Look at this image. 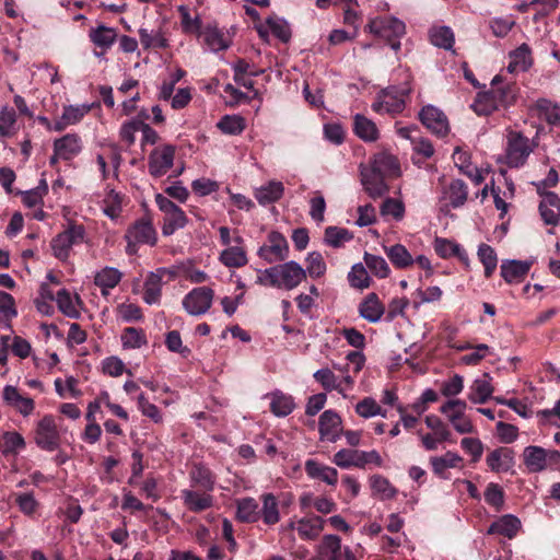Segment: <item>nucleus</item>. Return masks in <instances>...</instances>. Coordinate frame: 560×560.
Returning <instances> with one entry per match:
<instances>
[{
    "instance_id": "55",
    "label": "nucleus",
    "mask_w": 560,
    "mask_h": 560,
    "mask_svg": "<svg viewBox=\"0 0 560 560\" xmlns=\"http://www.w3.org/2000/svg\"><path fill=\"white\" fill-rule=\"evenodd\" d=\"M348 281L352 288L363 290L370 288L372 279L362 264H355L348 273Z\"/></svg>"
},
{
    "instance_id": "20",
    "label": "nucleus",
    "mask_w": 560,
    "mask_h": 560,
    "mask_svg": "<svg viewBox=\"0 0 560 560\" xmlns=\"http://www.w3.org/2000/svg\"><path fill=\"white\" fill-rule=\"evenodd\" d=\"M189 480L191 488L205 492H212L215 486V475L202 463H196L189 470Z\"/></svg>"
},
{
    "instance_id": "52",
    "label": "nucleus",
    "mask_w": 560,
    "mask_h": 560,
    "mask_svg": "<svg viewBox=\"0 0 560 560\" xmlns=\"http://www.w3.org/2000/svg\"><path fill=\"white\" fill-rule=\"evenodd\" d=\"M188 219L182 209L165 215L162 225L163 235L170 236L174 234L176 230L183 229Z\"/></svg>"
},
{
    "instance_id": "8",
    "label": "nucleus",
    "mask_w": 560,
    "mask_h": 560,
    "mask_svg": "<svg viewBox=\"0 0 560 560\" xmlns=\"http://www.w3.org/2000/svg\"><path fill=\"white\" fill-rule=\"evenodd\" d=\"M34 442L43 451L55 452L60 447L61 434L52 415H45L34 429Z\"/></svg>"
},
{
    "instance_id": "26",
    "label": "nucleus",
    "mask_w": 560,
    "mask_h": 560,
    "mask_svg": "<svg viewBox=\"0 0 560 560\" xmlns=\"http://www.w3.org/2000/svg\"><path fill=\"white\" fill-rule=\"evenodd\" d=\"M514 455L510 447H498L488 454L486 462L494 472L509 471L514 465Z\"/></svg>"
},
{
    "instance_id": "38",
    "label": "nucleus",
    "mask_w": 560,
    "mask_h": 560,
    "mask_svg": "<svg viewBox=\"0 0 560 560\" xmlns=\"http://www.w3.org/2000/svg\"><path fill=\"white\" fill-rule=\"evenodd\" d=\"M89 38L96 47L107 50L116 42L117 32L113 27L101 24L90 30Z\"/></svg>"
},
{
    "instance_id": "17",
    "label": "nucleus",
    "mask_w": 560,
    "mask_h": 560,
    "mask_svg": "<svg viewBox=\"0 0 560 560\" xmlns=\"http://www.w3.org/2000/svg\"><path fill=\"white\" fill-rule=\"evenodd\" d=\"M322 441L336 442L342 433L341 418L334 410H325L318 421Z\"/></svg>"
},
{
    "instance_id": "54",
    "label": "nucleus",
    "mask_w": 560,
    "mask_h": 560,
    "mask_svg": "<svg viewBox=\"0 0 560 560\" xmlns=\"http://www.w3.org/2000/svg\"><path fill=\"white\" fill-rule=\"evenodd\" d=\"M483 495L485 501L492 506L495 512L502 511L505 502V493L500 485L494 482L488 483Z\"/></svg>"
},
{
    "instance_id": "48",
    "label": "nucleus",
    "mask_w": 560,
    "mask_h": 560,
    "mask_svg": "<svg viewBox=\"0 0 560 560\" xmlns=\"http://www.w3.org/2000/svg\"><path fill=\"white\" fill-rule=\"evenodd\" d=\"M370 482L373 494H380L383 500L394 499L398 492L390 481L381 475H373Z\"/></svg>"
},
{
    "instance_id": "9",
    "label": "nucleus",
    "mask_w": 560,
    "mask_h": 560,
    "mask_svg": "<svg viewBox=\"0 0 560 560\" xmlns=\"http://www.w3.org/2000/svg\"><path fill=\"white\" fill-rule=\"evenodd\" d=\"M332 463L343 469L351 467L363 469L369 464H374L375 466L381 467L383 465V459L375 450L366 452L342 448L334 455Z\"/></svg>"
},
{
    "instance_id": "46",
    "label": "nucleus",
    "mask_w": 560,
    "mask_h": 560,
    "mask_svg": "<svg viewBox=\"0 0 560 560\" xmlns=\"http://www.w3.org/2000/svg\"><path fill=\"white\" fill-rule=\"evenodd\" d=\"M536 109L540 117H542L550 125H560V106L552 103L547 98H539L536 102Z\"/></svg>"
},
{
    "instance_id": "31",
    "label": "nucleus",
    "mask_w": 560,
    "mask_h": 560,
    "mask_svg": "<svg viewBox=\"0 0 560 560\" xmlns=\"http://www.w3.org/2000/svg\"><path fill=\"white\" fill-rule=\"evenodd\" d=\"M520 528L521 521L512 514H505L489 526L487 534L501 535L512 539L517 535Z\"/></svg>"
},
{
    "instance_id": "1",
    "label": "nucleus",
    "mask_w": 560,
    "mask_h": 560,
    "mask_svg": "<svg viewBox=\"0 0 560 560\" xmlns=\"http://www.w3.org/2000/svg\"><path fill=\"white\" fill-rule=\"evenodd\" d=\"M517 94L518 86L515 82L504 83L501 75H495L491 81V89L478 94L472 108L478 115H489L501 107L513 105Z\"/></svg>"
},
{
    "instance_id": "61",
    "label": "nucleus",
    "mask_w": 560,
    "mask_h": 560,
    "mask_svg": "<svg viewBox=\"0 0 560 560\" xmlns=\"http://www.w3.org/2000/svg\"><path fill=\"white\" fill-rule=\"evenodd\" d=\"M16 122V113L12 107H3L0 112V136L10 137L12 136L13 127Z\"/></svg>"
},
{
    "instance_id": "6",
    "label": "nucleus",
    "mask_w": 560,
    "mask_h": 560,
    "mask_svg": "<svg viewBox=\"0 0 560 560\" xmlns=\"http://www.w3.org/2000/svg\"><path fill=\"white\" fill-rule=\"evenodd\" d=\"M523 462L529 472H540L560 465V452L541 446L528 445L524 448Z\"/></svg>"
},
{
    "instance_id": "35",
    "label": "nucleus",
    "mask_w": 560,
    "mask_h": 560,
    "mask_svg": "<svg viewBox=\"0 0 560 560\" xmlns=\"http://www.w3.org/2000/svg\"><path fill=\"white\" fill-rule=\"evenodd\" d=\"M490 381L491 377L488 373H485L481 378L475 380L469 388L468 399L474 404H485L493 393Z\"/></svg>"
},
{
    "instance_id": "30",
    "label": "nucleus",
    "mask_w": 560,
    "mask_h": 560,
    "mask_svg": "<svg viewBox=\"0 0 560 560\" xmlns=\"http://www.w3.org/2000/svg\"><path fill=\"white\" fill-rule=\"evenodd\" d=\"M306 475L312 479H318L329 486H336L338 482V471L336 468L326 466L314 459H307L304 465Z\"/></svg>"
},
{
    "instance_id": "58",
    "label": "nucleus",
    "mask_w": 560,
    "mask_h": 560,
    "mask_svg": "<svg viewBox=\"0 0 560 560\" xmlns=\"http://www.w3.org/2000/svg\"><path fill=\"white\" fill-rule=\"evenodd\" d=\"M431 43L440 48L451 49L454 45V33L447 26H441L433 30L431 35Z\"/></svg>"
},
{
    "instance_id": "24",
    "label": "nucleus",
    "mask_w": 560,
    "mask_h": 560,
    "mask_svg": "<svg viewBox=\"0 0 560 560\" xmlns=\"http://www.w3.org/2000/svg\"><path fill=\"white\" fill-rule=\"evenodd\" d=\"M54 149L61 160L70 161L82 151V140L77 133H67L54 141Z\"/></svg>"
},
{
    "instance_id": "11",
    "label": "nucleus",
    "mask_w": 560,
    "mask_h": 560,
    "mask_svg": "<svg viewBox=\"0 0 560 560\" xmlns=\"http://www.w3.org/2000/svg\"><path fill=\"white\" fill-rule=\"evenodd\" d=\"M267 244L259 247L257 255L268 264L284 261L289 257V244L284 235L271 231L267 236Z\"/></svg>"
},
{
    "instance_id": "34",
    "label": "nucleus",
    "mask_w": 560,
    "mask_h": 560,
    "mask_svg": "<svg viewBox=\"0 0 560 560\" xmlns=\"http://www.w3.org/2000/svg\"><path fill=\"white\" fill-rule=\"evenodd\" d=\"M122 273L114 267H105L94 277V283L101 289L102 295L107 296L121 280Z\"/></svg>"
},
{
    "instance_id": "43",
    "label": "nucleus",
    "mask_w": 560,
    "mask_h": 560,
    "mask_svg": "<svg viewBox=\"0 0 560 560\" xmlns=\"http://www.w3.org/2000/svg\"><path fill=\"white\" fill-rule=\"evenodd\" d=\"M140 43L143 49H166L170 44L168 39L161 31L150 33L147 28H139L138 31Z\"/></svg>"
},
{
    "instance_id": "33",
    "label": "nucleus",
    "mask_w": 560,
    "mask_h": 560,
    "mask_svg": "<svg viewBox=\"0 0 560 560\" xmlns=\"http://www.w3.org/2000/svg\"><path fill=\"white\" fill-rule=\"evenodd\" d=\"M532 49L526 43H523L515 50L510 52V63L508 66L509 72H525L532 67Z\"/></svg>"
},
{
    "instance_id": "28",
    "label": "nucleus",
    "mask_w": 560,
    "mask_h": 560,
    "mask_svg": "<svg viewBox=\"0 0 560 560\" xmlns=\"http://www.w3.org/2000/svg\"><path fill=\"white\" fill-rule=\"evenodd\" d=\"M532 262L523 260H508L501 264V276L510 284L521 283L526 278Z\"/></svg>"
},
{
    "instance_id": "63",
    "label": "nucleus",
    "mask_w": 560,
    "mask_h": 560,
    "mask_svg": "<svg viewBox=\"0 0 560 560\" xmlns=\"http://www.w3.org/2000/svg\"><path fill=\"white\" fill-rule=\"evenodd\" d=\"M355 411L363 418H371L377 415L385 417V413L382 412L381 406L371 397H365L360 400L355 406Z\"/></svg>"
},
{
    "instance_id": "37",
    "label": "nucleus",
    "mask_w": 560,
    "mask_h": 560,
    "mask_svg": "<svg viewBox=\"0 0 560 560\" xmlns=\"http://www.w3.org/2000/svg\"><path fill=\"white\" fill-rule=\"evenodd\" d=\"M262 508L260 509V518L264 524L272 526L280 521L278 500L272 493H262L260 495Z\"/></svg>"
},
{
    "instance_id": "51",
    "label": "nucleus",
    "mask_w": 560,
    "mask_h": 560,
    "mask_svg": "<svg viewBox=\"0 0 560 560\" xmlns=\"http://www.w3.org/2000/svg\"><path fill=\"white\" fill-rule=\"evenodd\" d=\"M178 12L180 14V26L183 33L195 34L200 37L202 32V22L200 18H191L189 10L185 5L178 7Z\"/></svg>"
},
{
    "instance_id": "16",
    "label": "nucleus",
    "mask_w": 560,
    "mask_h": 560,
    "mask_svg": "<svg viewBox=\"0 0 560 560\" xmlns=\"http://www.w3.org/2000/svg\"><path fill=\"white\" fill-rule=\"evenodd\" d=\"M2 398L7 406L13 408L23 417H28L35 409V402L31 397L23 396L15 386L5 385Z\"/></svg>"
},
{
    "instance_id": "5",
    "label": "nucleus",
    "mask_w": 560,
    "mask_h": 560,
    "mask_svg": "<svg viewBox=\"0 0 560 560\" xmlns=\"http://www.w3.org/2000/svg\"><path fill=\"white\" fill-rule=\"evenodd\" d=\"M85 228L82 224L70 223L61 233L57 234L50 243L54 256L60 261H66L74 245L84 243Z\"/></svg>"
},
{
    "instance_id": "10",
    "label": "nucleus",
    "mask_w": 560,
    "mask_h": 560,
    "mask_svg": "<svg viewBox=\"0 0 560 560\" xmlns=\"http://www.w3.org/2000/svg\"><path fill=\"white\" fill-rule=\"evenodd\" d=\"M176 148L163 144L154 148L148 156V172L154 178L164 176L174 165Z\"/></svg>"
},
{
    "instance_id": "45",
    "label": "nucleus",
    "mask_w": 560,
    "mask_h": 560,
    "mask_svg": "<svg viewBox=\"0 0 560 560\" xmlns=\"http://www.w3.org/2000/svg\"><path fill=\"white\" fill-rule=\"evenodd\" d=\"M121 343L125 349H139L148 343V339L143 329L126 327L121 334Z\"/></svg>"
},
{
    "instance_id": "50",
    "label": "nucleus",
    "mask_w": 560,
    "mask_h": 560,
    "mask_svg": "<svg viewBox=\"0 0 560 560\" xmlns=\"http://www.w3.org/2000/svg\"><path fill=\"white\" fill-rule=\"evenodd\" d=\"M124 196L110 189L103 199L104 213L110 219H117L122 211Z\"/></svg>"
},
{
    "instance_id": "2",
    "label": "nucleus",
    "mask_w": 560,
    "mask_h": 560,
    "mask_svg": "<svg viewBox=\"0 0 560 560\" xmlns=\"http://www.w3.org/2000/svg\"><path fill=\"white\" fill-rule=\"evenodd\" d=\"M305 278V269L296 261L291 260L260 271L256 282L261 285L293 290Z\"/></svg>"
},
{
    "instance_id": "60",
    "label": "nucleus",
    "mask_w": 560,
    "mask_h": 560,
    "mask_svg": "<svg viewBox=\"0 0 560 560\" xmlns=\"http://www.w3.org/2000/svg\"><path fill=\"white\" fill-rule=\"evenodd\" d=\"M306 273L312 278H319L326 272V264L323 256L317 252H312L306 258Z\"/></svg>"
},
{
    "instance_id": "62",
    "label": "nucleus",
    "mask_w": 560,
    "mask_h": 560,
    "mask_svg": "<svg viewBox=\"0 0 560 560\" xmlns=\"http://www.w3.org/2000/svg\"><path fill=\"white\" fill-rule=\"evenodd\" d=\"M381 214L383 217L392 215L395 220L399 221L404 218L405 206L398 199L386 198L381 206Z\"/></svg>"
},
{
    "instance_id": "47",
    "label": "nucleus",
    "mask_w": 560,
    "mask_h": 560,
    "mask_svg": "<svg viewBox=\"0 0 560 560\" xmlns=\"http://www.w3.org/2000/svg\"><path fill=\"white\" fill-rule=\"evenodd\" d=\"M411 143L413 150L411 160L416 165L422 164L427 159H430L434 154L433 144L429 139L416 138L412 139Z\"/></svg>"
},
{
    "instance_id": "12",
    "label": "nucleus",
    "mask_w": 560,
    "mask_h": 560,
    "mask_svg": "<svg viewBox=\"0 0 560 560\" xmlns=\"http://www.w3.org/2000/svg\"><path fill=\"white\" fill-rule=\"evenodd\" d=\"M214 291L209 287H198L189 291L183 299L184 310L192 316L206 314L213 302Z\"/></svg>"
},
{
    "instance_id": "22",
    "label": "nucleus",
    "mask_w": 560,
    "mask_h": 560,
    "mask_svg": "<svg viewBox=\"0 0 560 560\" xmlns=\"http://www.w3.org/2000/svg\"><path fill=\"white\" fill-rule=\"evenodd\" d=\"M387 177L380 175L370 168H363L361 171V182L364 190L368 195L373 198H381L389 191V187L386 184Z\"/></svg>"
},
{
    "instance_id": "59",
    "label": "nucleus",
    "mask_w": 560,
    "mask_h": 560,
    "mask_svg": "<svg viewBox=\"0 0 560 560\" xmlns=\"http://www.w3.org/2000/svg\"><path fill=\"white\" fill-rule=\"evenodd\" d=\"M2 447L4 453L16 454L25 447V440L19 432L8 431L2 435Z\"/></svg>"
},
{
    "instance_id": "36",
    "label": "nucleus",
    "mask_w": 560,
    "mask_h": 560,
    "mask_svg": "<svg viewBox=\"0 0 560 560\" xmlns=\"http://www.w3.org/2000/svg\"><path fill=\"white\" fill-rule=\"evenodd\" d=\"M384 252L396 269L409 268L415 262L411 254L401 244L384 246Z\"/></svg>"
},
{
    "instance_id": "21",
    "label": "nucleus",
    "mask_w": 560,
    "mask_h": 560,
    "mask_svg": "<svg viewBox=\"0 0 560 560\" xmlns=\"http://www.w3.org/2000/svg\"><path fill=\"white\" fill-rule=\"evenodd\" d=\"M370 170L387 178L400 176V165L397 158L386 152H380L374 155Z\"/></svg>"
},
{
    "instance_id": "49",
    "label": "nucleus",
    "mask_w": 560,
    "mask_h": 560,
    "mask_svg": "<svg viewBox=\"0 0 560 560\" xmlns=\"http://www.w3.org/2000/svg\"><path fill=\"white\" fill-rule=\"evenodd\" d=\"M218 129H220L225 135H241L246 128L245 119L237 115H224L217 124Z\"/></svg>"
},
{
    "instance_id": "39",
    "label": "nucleus",
    "mask_w": 560,
    "mask_h": 560,
    "mask_svg": "<svg viewBox=\"0 0 560 560\" xmlns=\"http://www.w3.org/2000/svg\"><path fill=\"white\" fill-rule=\"evenodd\" d=\"M284 186L281 182L271 180L266 186L256 189L255 198L261 206L273 203L283 196Z\"/></svg>"
},
{
    "instance_id": "4",
    "label": "nucleus",
    "mask_w": 560,
    "mask_h": 560,
    "mask_svg": "<svg viewBox=\"0 0 560 560\" xmlns=\"http://www.w3.org/2000/svg\"><path fill=\"white\" fill-rule=\"evenodd\" d=\"M405 31V23L396 18H377L371 20L365 26V32L383 38L395 51L400 49V37Z\"/></svg>"
},
{
    "instance_id": "40",
    "label": "nucleus",
    "mask_w": 560,
    "mask_h": 560,
    "mask_svg": "<svg viewBox=\"0 0 560 560\" xmlns=\"http://www.w3.org/2000/svg\"><path fill=\"white\" fill-rule=\"evenodd\" d=\"M353 131L362 140L372 142L378 139L376 125L361 114L354 116Z\"/></svg>"
},
{
    "instance_id": "56",
    "label": "nucleus",
    "mask_w": 560,
    "mask_h": 560,
    "mask_svg": "<svg viewBox=\"0 0 560 560\" xmlns=\"http://www.w3.org/2000/svg\"><path fill=\"white\" fill-rule=\"evenodd\" d=\"M352 237V233L347 229L327 226L325 230L326 243L335 248L340 247L345 242L351 241Z\"/></svg>"
},
{
    "instance_id": "27",
    "label": "nucleus",
    "mask_w": 560,
    "mask_h": 560,
    "mask_svg": "<svg viewBox=\"0 0 560 560\" xmlns=\"http://www.w3.org/2000/svg\"><path fill=\"white\" fill-rule=\"evenodd\" d=\"M325 520L312 514L296 521V532L303 540H315L324 529Z\"/></svg>"
},
{
    "instance_id": "41",
    "label": "nucleus",
    "mask_w": 560,
    "mask_h": 560,
    "mask_svg": "<svg viewBox=\"0 0 560 560\" xmlns=\"http://www.w3.org/2000/svg\"><path fill=\"white\" fill-rule=\"evenodd\" d=\"M205 44L211 51H220L229 48L230 43L224 38L223 33L215 25H207L202 32Z\"/></svg>"
},
{
    "instance_id": "7",
    "label": "nucleus",
    "mask_w": 560,
    "mask_h": 560,
    "mask_svg": "<svg viewBox=\"0 0 560 560\" xmlns=\"http://www.w3.org/2000/svg\"><path fill=\"white\" fill-rule=\"evenodd\" d=\"M532 152L533 145L526 136L520 131L509 130L505 148L506 164L509 167H522Z\"/></svg>"
},
{
    "instance_id": "32",
    "label": "nucleus",
    "mask_w": 560,
    "mask_h": 560,
    "mask_svg": "<svg viewBox=\"0 0 560 560\" xmlns=\"http://www.w3.org/2000/svg\"><path fill=\"white\" fill-rule=\"evenodd\" d=\"M343 549L337 535H325L317 547V560H341Z\"/></svg>"
},
{
    "instance_id": "15",
    "label": "nucleus",
    "mask_w": 560,
    "mask_h": 560,
    "mask_svg": "<svg viewBox=\"0 0 560 560\" xmlns=\"http://www.w3.org/2000/svg\"><path fill=\"white\" fill-rule=\"evenodd\" d=\"M126 240H131L138 244L155 245L156 231L149 217H143L137 220L128 230L125 235Z\"/></svg>"
},
{
    "instance_id": "44",
    "label": "nucleus",
    "mask_w": 560,
    "mask_h": 560,
    "mask_svg": "<svg viewBox=\"0 0 560 560\" xmlns=\"http://www.w3.org/2000/svg\"><path fill=\"white\" fill-rule=\"evenodd\" d=\"M294 409V401L292 396L285 395L281 392L272 394L270 401V410L277 417H285Z\"/></svg>"
},
{
    "instance_id": "23",
    "label": "nucleus",
    "mask_w": 560,
    "mask_h": 560,
    "mask_svg": "<svg viewBox=\"0 0 560 560\" xmlns=\"http://www.w3.org/2000/svg\"><path fill=\"white\" fill-rule=\"evenodd\" d=\"M545 224L556 226L560 222V198L556 192H546L538 207Z\"/></svg>"
},
{
    "instance_id": "25",
    "label": "nucleus",
    "mask_w": 560,
    "mask_h": 560,
    "mask_svg": "<svg viewBox=\"0 0 560 560\" xmlns=\"http://www.w3.org/2000/svg\"><path fill=\"white\" fill-rule=\"evenodd\" d=\"M359 314L370 323H377L385 313V306L378 295L374 292L369 293L358 307Z\"/></svg>"
},
{
    "instance_id": "18",
    "label": "nucleus",
    "mask_w": 560,
    "mask_h": 560,
    "mask_svg": "<svg viewBox=\"0 0 560 560\" xmlns=\"http://www.w3.org/2000/svg\"><path fill=\"white\" fill-rule=\"evenodd\" d=\"M468 194L467 184L463 179L456 178L443 186L441 200L447 201V206L453 209H458L466 203Z\"/></svg>"
},
{
    "instance_id": "64",
    "label": "nucleus",
    "mask_w": 560,
    "mask_h": 560,
    "mask_svg": "<svg viewBox=\"0 0 560 560\" xmlns=\"http://www.w3.org/2000/svg\"><path fill=\"white\" fill-rule=\"evenodd\" d=\"M266 23L269 26L271 33L281 42L288 43L291 39V30L284 20L268 18Z\"/></svg>"
},
{
    "instance_id": "29",
    "label": "nucleus",
    "mask_w": 560,
    "mask_h": 560,
    "mask_svg": "<svg viewBox=\"0 0 560 560\" xmlns=\"http://www.w3.org/2000/svg\"><path fill=\"white\" fill-rule=\"evenodd\" d=\"M235 517L241 523L252 524L260 520L258 502L252 497H245L235 501Z\"/></svg>"
},
{
    "instance_id": "13",
    "label": "nucleus",
    "mask_w": 560,
    "mask_h": 560,
    "mask_svg": "<svg viewBox=\"0 0 560 560\" xmlns=\"http://www.w3.org/2000/svg\"><path fill=\"white\" fill-rule=\"evenodd\" d=\"M419 119L432 133L442 138L450 132V125L446 115L433 105L422 107Z\"/></svg>"
},
{
    "instance_id": "53",
    "label": "nucleus",
    "mask_w": 560,
    "mask_h": 560,
    "mask_svg": "<svg viewBox=\"0 0 560 560\" xmlns=\"http://www.w3.org/2000/svg\"><path fill=\"white\" fill-rule=\"evenodd\" d=\"M363 259L368 268L375 277L384 279L389 276V266L382 256L365 253Z\"/></svg>"
},
{
    "instance_id": "57",
    "label": "nucleus",
    "mask_w": 560,
    "mask_h": 560,
    "mask_svg": "<svg viewBox=\"0 0 560 560\" xmlns=\"http://www.w3.org/2000/svg\"><path fill=\"white\" fill-rule=\"evenodd\" d=\"M314 378L318 382L325 390H338L339 393L343 392V387H341V383L337 382V376L334 374L331 370L328 368L320 369L314 373Z\"/></svg>"
},
{
    "instance_id": "42",
    "label": "nucleus",
    "mask_w": 560,
    "mask_h": 560,
    "mask_svg": "<svg viewBox=\"0 0 560 560\" xmlns=\"http://www.w3.org/2000/svg\"><path fill=\"white\" fill-rule=\"evenodd\" d=\"M220 261L229 268H241L247 265L246 252L241 246H230L220 254Z\"/></svg>"
},
{
    "instance_id": "14",
    "label": "nucleus",
    "mask_w": 560,
    "mask_h": 560,
    "mask_svg": "<svg viewBox=\"0 0 560 560\" xmlns=\"http://www.w3.org/2000/svg\"><path fill=\"white\" fill-rule=\"evenodd\" d=\"M168 279L176 277V271L167 268H159L154 272H150L144 281L143 301L150 305L160 303L162 295L163 278Z\"/></svg>"
},
{
    "instance_id": "3",
    "label": "nucleus",
    "mask_w": 560,
    "mask_h": 560,
    "mask_svg": "<svg viewBox=\"0 0 560 560\" xmlns=\"http://www.w3.org/2000/svg\"><path fill=\"white\" fill-rule=\"evenodd\" d=\"M411 93L409 83L402 85H390L381 91L377 101L372 104L375 113L399 114L404 110L406 102Z\"/></svg>"
},
{
    "instance_id": "19",
    "label": "nucleus",
    "mask_w": 560,
    "mask_h": 560,
    "mask_svg": "<svg viewBox=\"0 0 560 560\" xmlns=\"http://www.w3.org/2000/svg\"><path fill=\"white\" fill-rule=\"evenodd\" d=\"M211 492H205L199 489H183L180 491V498L184 505L194 513L203 512L213 505V497Z\"/></svg>"
}]
</instances>
